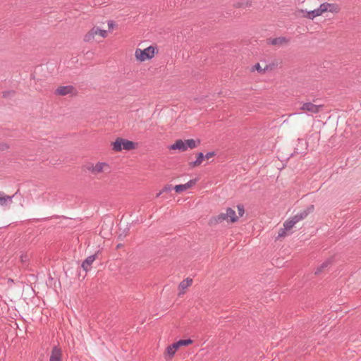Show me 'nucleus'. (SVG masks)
I'll list each match as a JSON object with an SVG mask.
<instances>
[{"label": "nucleus", "mask_w": 361, "mask_h": 361, "mask_svg": "<svg viewBox=\"0 0 361 361\" xmlns=\"http://www.w3.org/2000/svg\"><path fill=\"white\" fill-rule=\"evenodd\" d=\"M159 52L157 44L144 47L139 44L134 51V60L138 63L151 61L159 54Z\"/></svg>", "instance_id": "obj_1"}, {"label": "nucleus", "mask_w": 361, "mask_h": 361, "mask_svg": "<svg viewBox=\"0 0 361 361\" xmlns=\"http://www.w3.org/2000/svg\"><path fill=\"white\" fill-rule=\"evenodd\" d=\"M82 169L85 172L95 176H107L112 171L111 164L105 161H87L83 165Z\"/></svg>", "instance_id": "obj_2"}, {"label": "nucleus", "mask_w": 361, "mask_h": 361, "mask_svg": "<svg viewBox=\"0 0 361 361\" xmlns=\"http://www.w3.org/2000/svg\"><path fill=\"white\" fill-rule=\"evenodd\" d=\"M108 30L102 29L98 25H94L87 30L82 37V40L85 43L92 44L101 42V39H105L108 37Z\"/></svg>", "instance_id": "obj_3"}, {"label": "nucleus", "mask_w": 361, "mask_h": 361, "mask_svg": "<svg viewBox=\"0 0 361 361\" xmlns=\"http://www.w3.org/2000/svg\"><path fill=\"white\" fill-rule=\"evenodd\" d=\"M111 147L114 152H120L122 150L130 151L135 149L137 148L138 144L127 139L117 137L111 143Z\"/></svg>", "instance_id": "obj_4"}, {"label": "nucleus", "mask_w": 361, "mask_h": 361, "mask_svg": "<svg viewBox=\"0 0 361 361\" xmlns=\"http://www.w3.org/2000/svg\"><path fill=\"white\" fill-rule=\"evenodd\" d=\"M238 220V216L232 208H227L224 212H221L210 220L211 224H217L224 221L229 223H235Z\"/></svg>", "instance_id": "obj_5"}, {"label": "nucleus", "mask_w": 361, "mask_h": 361, "mask_svg": "<svg viewBox=\"0 0 361 361\" xmlns=\"http://www.w3.org/2000/svg\"><path fill=\"white\" fill-rule=\"evenodd\" d=\"M315 18L322 16L325 13L336 15L341 11V6L336 3L324 2L320 4L317 8H314Z\"/></svg>", "instance_id": "obj_6"}, {"label": "nucleus", "mask_w": 361, "mask_h": 361, "mask_svg": "<svg viewBox=\"0 0 361 361\" xmlns=\"http://www.w3.org/2000/svg\"><path fill=\"white\" fill-rule=\"evenodd\" d=\"M312 1L316 2V1L310 0L307 1V5L308 6V8H297L295 13L297 16L305 18L309 20H314L315 18V11L314 8L312 6V5H316V4H312Z\"/></svg>", "instance_id": "obj_7"}, {"label": "nucleus", "mask_w": 361, "mask_h": 361, "mask_svg": "<svg viewBox=\"0 0 361 361\" xmlns=\"http://www.w3.org/2000/svg\"><path fill=\"white\" fill-rule=\"evenodd\" d=\"M197 183L196 179H192L190 180L188 182H187L185 184H180L175 185L173 189L175 190L176 194H181L188 190L192 188L193 186L195 185Z\"/></svg>", "instance_id": "obj_8"}, {"label": "nucleus", "mask_w": 361, "mask_h": 361, "mask_svg": "<svg viewBox=\"0 0 361 361\" xmlns=\"http://www.w3.org/2000/svg\"><path fill=\"white\" fill-rule=\"evenodd\" d=\"M192 279L190 278H187V279L183 280L179 283L178 287V295L181 297L184 294H185L188 288L192 286Z\"/></svg>", "instance_id": "obj_9"}, {"label": "nucleus", "mask_w": 361, "mask_h": 361, "mask_svg": "<svg viewBox=\"0 0 361 361\" xmlns=\"http://www.w3.org/2000/svg\"><path fill=\"white\" fill-rule=\"evenodd\" d=\"M323 108L322 105H316L311 102H307L304 103L301 107L300 109L304 111L310 112L312 114H317Z\"/></svg>", "instance_id": "obj_10"}, {"label": "nucleus", "mask_w": 361, "mask_h": 361, "mask_svg": "<svg viewBox=\"0 0 361 361\" xmlns=\"http://www.w3.org/2000/svg\"><path fill=\"white\" fill-rule=\"evenodd\" d=\"M179 348H180L176 343H173L171 345H168L164 352V358L166 360H171Z\"/></svg>", "instance_id": "obj_11"}, {"label": "nucleus", "mask_w": 361, "mask_h": 361, "mask_svg": "<svg viewBox=\"0 0 361 361\" xmlns=\"http://www.w3.org/2000/svg\"><path fill=\"white\" fill-rule=\"evenodd\" d=\"M168 149L171 151L173 152H184L185 147H184V142L183 140L178 139L176 140L173 144L171 145L168 147Z\"/></svg>", "instance_id": "obj_12"}, {"label": "nucleus", "mask_w": 361, "mask_h": 361, "mask_svg": "<svg viewBox=\"0 0 361 361\" xmlns=\"http://www.w3.org/2000/svg\"><path fill=\"white\" fill-rule=\"evenodd\" d=\"M314 209V205H310L305 209L298 212L296 214L295 216V219L298 222L304 219H305L310 214L312 213Z\"/></svg>", "instance_id": "obj_13"}, {"label": "nucleus", "mask_w": 361, "mask_h": 361, "mask_svg": "<svg viewBox=\"0 0 361 361\" xmlns=\"http://www.w3.org/2000/svg\"><path fill=\"white\" fill-rule=\"evenodd\" d=\"M62 360V350L58 346H54L51 352L49 361H61Z\"/></svg>", "instance_id": "obj_14"}, {"label": "nucleus", "mask_w": 361, "mask_h": 361, "mask_svg": "<svg viewBox=\"0 0 361 361\" xmlns=\"http://www.w3.org/2000/svg\"><path fill=\"white\" fill-rule=\"evenodd\" d=\"M183 142H184L185 151H187L188 149H195V148L197 147L201 143L200 140H199V139L183 140Z\"/></svg>", "instance_id": "obj_15"}, {"label": "nucleus", "mask_w": 361, "mask_h": 361, "mask_svg": "<svg viewBox=\"0 0 361 361\" xmlns=\"http://www.w3.org/2000/svg\"><path fill=\"white\" fill-rule=\"evenodd\" d=\"M332 262H333L332 258H329V259H326L324 262H323L320 265H319L316 268V269L314 271V274L319 275L321 273H322L325 269H326L329 267H330L331 265Z\"/></svg>", "instance_id": "obj_16"}, {"label": "nucleus", "mask_w": 361, "mask_h": 361, "mask_svg": "<svg viewBox=\"0 0 361 361\" xmlns=\"http://www.w3.org/2000/svg\"><path fill=\"white\" fill-rule=\"evenodd\" d=\"M74 87L71 85L68 86H60L56 90V94L58 95H66L73 93Z\"/></svg>", "instance_id": "obj_17"}, {"label": "nucleus", "mask_w": 361, "mask_h": 361, "mask_svg": "<svg viewBox=\"0 0 361 361\" xmlns=\"http://www.w3.org/2000/svg\"><path fill=\"white\" fill-rule=\"evenodd\" d=\"M96 259V255L89 256L82 264V267L85 271H88L92 264Z\"/></svg>", "instance_id": "obj_18"}, {"label": "nucleus", "mask_w": 361, "mask_h": 361, "mask_svg": "<svg viewBox=\"0 0 361 361\" xmlns=\"http://www.w3.org/2000/svg\"><path fill=\"white\" fill-rule=\"evenodd\" d=\"M204 159V155L202 152L197 153L196 160L195 161L190 162L189 165L192 168L199 166L202 164Z\"/></svg>", "instance_id": "obj_19"}, {"label": "nucleus", "mask_w": 361, "mask_h": 361, "mask_svg": "<svg viewBox=\"0 0 361 361\" xmlns=\"http://www.w3.org/2000/svg\"><path fill=\"white\" fill-rule=\"evenodd\" d=\"M298 221L295 219V216H292L290 219H287L284 224L283 226L286 228V230H288L289 232L290 230L293 228V226L297 224Z\"/></svg>", "instance_id": "obj_20"}, {"label": "nucleus", "mask_w": 361, "mask_h": 361, "mask_svg": "<svg viewBox=\"0 0 361 361\" xmlns=\"http://www.w3.org/2000/svg\"><path fill=\"white\" fill-rule=\"evenodd\" d=\"M268 68V66H264V67H262L260 63H256L255 66H253L251 68V71H257L258 73H261V74H264L265 73L266 71L267 70Z\"/></svg>", "instance_id": "obj_21"}, {"label": "nucleus", "mask_w": 361, "mask_h": 361, "mask_svg": "<svg viewBox=\"0 0 361 361\" xmlns=\"http://www.w3.org/2000/svg\"><path fill=\"white\" fill-rule=\"evenodd\" d=\"M179 348L182 346H186L192 344L193 343L191 339H185V340H180L178 342H176Z\"/></svg>", "instance_id": "obj_22"}, {"label": "nucleus", "mask_w": 361, "mask_h": 361, "mask_svg": "<svg viewBox=\"0 0 361 361\" xmlns=\"http://www.w3.org/2000/svg\"><path fill=\"white\" fill-rule=\"evenodd\" d=\"M289 233V231L286 229V228L283 226V228H281L279 231L278 237L282 238L286 236Z\"/></svg>", "instance_id": "obj_23"}, {"label": "nucleus", "mask_w": 361, "mask_h": 361, "mask_svg": "<svg viewBox=\"0 0 361 361\" xmlns=\"http://www.w3.org/2000/svg\"><path fill=\"white\" fill-rule=\"evenodd\" d=\"M10 149V145L6 142H0V151H6Z\"/></svg>", "instance_id": "obj_24"}, {"label": "nucleus", "mask_w": 361, "mask_h": 361, "mask_svg": "<svg viewBox=\"0 0 361 361\" xmlns=\"http://www.w3.org/2000/svg\"><path fill=\"white\" fill-rule=\"evenodd\" d=\"M107 26L109 30H112L116 27V25L114 20H110L107 21Z\"/></svg>", "instance_id": "obj_25"}, {"label": "nucleus", "mask_w": 361, "mask_h": 361, "mask_svg": "<svg viewBox=\"0 0 361 361\" xmlns=\"http://www.w3.org/2000/svg\"><path fill=\"white\" fill-rule=\"evenodd\" d=\"M239 216H243L245 213L244 207L243 205L239 204L237 206Z\"/></svg>", "instance_id": "obj_26"}, {"label": "nucleus", "mask_w": 361, "mask_h": 361, "mask_svg": "<svg viewBox=\"0 0 361 361\" xmlns=\"http://www.w3.org/2000/svg\"><path fill=\"white\" fill-rule=\"evenodd\" d=\"M214 156V152H208L206 155H204V159H209Z\"/></svg>", "instance_id": "obj_27"}, {"label": "nucleus", "mask_w": 361, "mask_h": 361, "mask_svg": "<svg viewBox=\"0 0 361 361\" xmlns=\"http://www.w3.org/2000/svg\"><path fill=\"white\" fill-rule=\"evenodd\" d=\"M281 41H282L281 39H275L274 40H273L272 44H276L278 42H281Z\"/></svg>", "instance_id": "obj_28"}, {"label": "nucleus", "mask_w": 361, "mask_h": 361, "mask_svg": "<svg viewBox=\"0 0 361 361\" xmlns=\"http://www.w3.org/2000/svg\"><path fill=\"white\" fill-rule=\"evenodd\" d=\"M171 188V185H168V186H166L164 188V191H169Z\"/></svg>", "instance_id": "obj_29"}, {"label": "nucleus", "mask_w": 361, "mask_h": 361, "mask_svg": "<svg viewBox=\"0 0 361 361\" xmlns=\"http://www.w3.org/2000/svg\"><path fill=\"white\" fill-rule=\"evenodd\" d=\"M251 5L250 3H248V2H246L245 5V7H248Z\"/></svg>", "instance_id": "obj_30"}, {"label": "nucleus", "mask_w": 361, "mask_h": 361, "mask_svg": "<svg viewBox=\"0 0 361 361\" xmlns=\"http://www.w3.org/2000/svg\"><path fill=\"white\" fill-rule=\"evenodd\" d=\"M243 4H236L235 5V7H237V8H240V7H243Z\"/></svg>", "instance_id": "obj_31"}]
</instances>
